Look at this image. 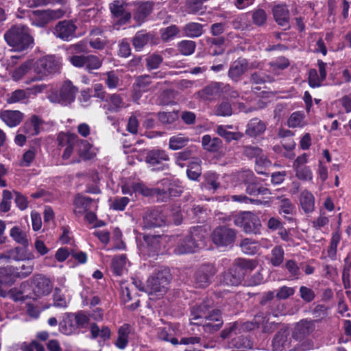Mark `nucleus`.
I'll return each instance as SVG.
<instances>
[{"mask_svg": "<svg viewBox=\"0 0 351 351\" xmlns=\"http://www.w3.org/2000/svg\"><path fill=\"white\" fill-rule=\"evenodd\" d=\"M92 339L100 337L104 341L110 339L111 331L108 326H103L101 329L96 324H92L90 328Z\"/></svg>", "mask_w": 351, "mask_h": 351, "instance_id": "nucleus-33", "label": "nucleus"}, {"mask_svg": "<svg viewBox=\"0 0 351 351\" xmlns=\"http://www.w3.org/2000/svg\"><path fill=\"white\" fill-rule=\"evenodd\" d=\"M110 9L115 17H123V22H126L130 19V14L127 12H124V8L123 4L119 1H114L110 5Z\"/></svg>", "mask_w": 351, "mask_h": 351, "instance_id": "nucleus-38", "label": "nucleus"}, {"mask_svg": "<svg viewBox=\"0 0 351 351\" xmlns=\"http://www.w3.org/2000/svg\"><path fill=\"white\" fill-rule=\"evenodd\" d=\"M150 83V77L149 75L140 76L136 80L135 88L138 91H147Z\"/></svg>", "mask_w": 351, "mask_h": 351, "instance_id": "nucleus-61", "label": "nucleus"}, {"mask_svg": "<svg viewBox=\"0 0 351 351\" xmlns=\"http://www.w3.org/2000/svg\"><path fill=\"white\" fill-rule=\"evenodd\" d=\"M180 344L188 346L185 351H200V338L198 337H189L182 338Z\"/></svg>", "mask_w": 351, "mask_h": 351, "instance_id": "nucleus-39", "label": "nucleus"}, {"mask_svg": "<svg viewBox=\"0 0 351 351\" xmlns=\"http://www.w3.org/2000/svg\"><path fill=\"white\" fill-rule=\"evenodd\" d=\"M289 64L287 59L280 58L269 64V71L274 75H278L280 71L286 69Z\"/></svg>", "mask_w": 351, "mask_h": 351, "instance_id": "nucleus-43", "label": "nucleus"}, {"mask_svg": "<svg viewBox=\"0 0 351 351\" xmlns=\"http://www.w3.org/2000/svg\"><path fill=\"white\" fill-rule=\"evenodd\" d=\"M12 195L10 191L4 190L3 191L2 201L0 204V209L3 212H8L10 209L11 199Z\"/></svg>", "mask_w": 351, "mask_h": 351, "instance_id": "nucleus-64", "label": "nucleus"}, {"mask_svg": "<svg viewBox=\"0 0 351 351\" xmlns=\"http://www.w3.org/2000/svg\"><path fill=\"white\" fill-rule=\"evenodd\" d=\"M149 35L143 32H138L133 39V45L137 50H140L147 44Z\"/></svg>", "mask_w": 351, "mask_h": 351, "instance_id": "nucleus-59", "label": "nucleus"}, {"mask_svg": "<svg viewBox=\"0 0 351 351\" xmlns=\"http://www.w3.org/2000/svg\"><path fill=\"white\" fill-rule=\"evenodd\" d=\"M126 264V256L124 254H121L114 257L112 261V269L113 272L117 276H121L125 268Z\"/></svg>", "mask_w": 351, "mask_h": 351, "instance_id": "nucleus-40", "label": "nucleus"}, {"mask_svg": "<svg viewBox=\"0 0 351 351\" xmlns=\"http://www.w3.org/2000/svg\"><path fill=\"white\" fill-rule=\"evenodd\" d=\"M178 50L184 56L191 55L195 49V43L192 40H182L178 44Z\"/></svg>", "mask_w": 351, "mask_h": 351, "instance_id": "nucleus-51", "label": "nucleus"}, {"mask_svg": "<svg viewBox=\"0 0 351 351\" xmlns=\"http://www.w3.org/2000/svg\"><path fill=\"white\" fill-rule=\"evenodd\" d=\"M205 178V187L208 189L215 191L219 187V182H218L219 176L213 172H208L204 174Z\"/></svg>", "mask_w": 351, "mask_h": 351, "instance_id": "nucleus-47", "label": "nucleus"}, {"mask_svg": "<svg viewBox=\"0 0 351 351\" xmlns=\"http://www.w3.org/2000/svg\"><path fill=\"white\" fill-rule=\"evenodd\" d=\"M219 87L217 84H212L197 93L199 97L204 100H210L218 95Z\"/></svg>", "mask_w": 351, "mask_h": 351, "instance_id": "nucleus-35", "label": "nucleus"}, {"mask_svg": "<svg viewBox=\"0 0 351 351\" xmlns=\"http://www.w3.org/2000/svg\"><path fill=\"white\" fill-rule=\"evenodd\" d=\"M271 263L274 266L280 265L284 259V251L280 247H275L271 251Z\"/></svg>", "mask_w": 351, "mask_h": 351, "instance_id": "nucleus-60", "label": "nucleus"}, {"mask_svg": "<svg viewBox=\"0 0 351 351\" xmlns=\"http://www.w3.org/2000/svg\"><path fill=\"white\" fill-rule=\"evenodd\" d=\"M77 92V89L71 81H65L59 90H52L47 98L51 103L68 106L75 100Z\"/></svg>", "mask_w": 351, "mask_h": 351, "instance_id": "nucleus-5", "label": "nucleus"}, {"mask_svg": "<svg viewBox=\"0 0 351 351\" xmlns=\"http://www.w3.org/2000/svg\"><path fill=\"white\" fill-rule=\"evenodd\" d=\"M189 142V138L184 134H178L170 137L169 148L171 150H178L184 147Z\"/></svg>", "mask_w": 351, "mask_h": 351, "instance_id": "nucleus-31", "label": "nucleus"}, {"mask_svg": "<svg viewBox=\"0 0 351 351\" xmlns=\"http://www.w3.org/2000/svg\"><path fill=\"white\" fill-rule=\"evenodd\" d=\"M77 327L73 318V314L67 315L60 324V330L66 335H71L77 332Z\"/></svg>", "mask_w": 351, "mask_h": 351, "instance_id": "nucleus-28", "label": "nucleus"}, {"mask_svg": "<svg viewBox=\"0 0 351 351\" xmlns=\"http://www.w3.org/2000/svg\"><path fill=\"white\" fill-rule=\"evenodd\" d=\"M69 60L74 66L83 67L88 72L99 69L103 64L102 60L94 55L73 56L69 57Z\"/></svg>", "mask_w": 351, "mask_h": 351, "instance_id": "nucleus-7", "label": "nucleus"}, {"mask_svg": "<svg viewBox=\"0 0 351 351\" xmlns=\"http://www.w3.org/2000/svg\"><path fill=\"white\" fill-rule=\"evenodd\" d=\"M266 126L263 122L258 119H252L247 124L246 133L254 136L262 134L265 130Z\"/></svg>", "mask_w": 351, "mask_h": 351, "instance_id": "nucleus-32", "label": "nucleus"}, {"mask_svg": "<svg viewBox=\"0 0 351 351\" xmlns=\"http://www.w3.org/2000/svg\"><path fill=\"white\" fill-rule=\"evenodd\" d=\"M201 175L200 160L191 162L187 169V176L189 179L196 180Z\"/></svg>", "mask_w": 351, "mask_h": 351, "instance_id": "nucleus-55", "label": "nucleus"}, {"mask_svg": "<svg viewBox=\"0 0 351 351\" xmlns=\"http://www.w3.org/2000/svg\"><path fill=\"white\" fill-rule=\"evenodd\" d=\"M170 280L169 270L166 267H160L154 275L147 279L145 292L148 294L158 292L165 293Z\"/></svg>", "mask_w": 351, "mask_h": 351, "instance_id": "nucleus-4", "label": "nucleus"}, {"mask_svg": "<svg viewBox=\"0 0 351 351\" xmlns=\"http://www.w3.org/2000/svg\"><path fill=\"white\" fill-rule=\"evenodd\" d=\"M295 171V176L300 180L311 181L313 179V172L311 169L307 167H302L293 169Z\"/></svg>", "mask_w": 351, "mask_h": 351, "instance_id": "nucleus-53", "label": "nucleus"}, {"mask_svg": "<svg viewBox=\"0 0 351 351\" xmlns=\"http://www.w3.org/2000/svg\"><path fill=\"white\" fill-rule=\"evenodd\" d=\"M76 26L69 21L59 22L54 29L56 37L69 41L75 36Z\"/></svg>", "mask_w": 351, "mask_h": 351, "instance_id": "nucleus-13", "label": "nucleus"}, {"mask_svg": "<svg viewBox=\"0 0 351 351\" xmlns=\"http://www.w3.org/2000/svg\"><path fill=\"white\" fill-rule=\"evenodd\" d=\"M248 154H253L254 156H257L256 158V166H263L267 167L270 165V161L264 156H260L261 150L257 147H248L246 150Z\"/></svg>", "mask_w": 351, "mask_h": 351, "instance_id": "nucleus-46", "label": "nucleus"}, {"mask_svg": "<svg viewBox=\"0 0 351 351\" xmlns=\"http://www.w3.org/2000/svg\"><path fill=\"white\" fill-rule=\"evenodd\" d=\"M126 107L127 105L124 102L122 97L120 95L114 93L108 97L103 108L106 110V112H118Z\"/></svg>", "mask_w": 351, "mask_h": 351, "instance_id": "nucleus-15", "label": "nucleus"}, {"mask_svg": "<svg viewBox=\"0 0 351 351\" xmlns=\"http://www.w3.org/2000/svg\"><path fill=\"white\" fill-rule=\"evenodd\" d=\"M205 231L202 227H194L190 235L181 241L175 249L178 254L193 253L200 248L204 238Z\"/></svg>", "mask_w": 351, "mask_h": 351, "instance_id": "nucleus-3", "label": "nucleus"}, {"mask_svg": "<svg viewBox=\"0 0 351 351\" xmlns=\"http://www.w3.org/2000/svg\"><path fill=\"white\" fill-rule=\"evenodd\" d=\"M37 154V149L34 147H30L24 152L22 159L20 162V165L22 167H29L34 160Z\"/></svg>", "mask_w": 351, "mask_h": 351, "instance_id": "nucleus-45", "label": "nucleus"}, {"mask_svg": "<svg viewBox=\"0 0 351 351\" xmlns=\"http://www.w3.org/2000/svg\"><path fill=\"white\" fill-rule=\"evenodd\" d=\"M144 221L149 227H160L165 223L164 215L158 210L147 213L144 217Z\"/></svg>", "mask_w": 351, "mask_h": 351, "instance_id": "nucleus-24", "label": "nucleus"}, {"mask_svg": "<svg viewBox=\"0 0 351 351\" xmlns=\"http://www.w3.org/2000/svg\"><path fill=\"white\" fill-rule=\"evenodd\" d=\"M304 116L300 112H295L291 114L288 119V125L290 128L303 127L304 123Z\"/></svg>", "mask_w": 351, "mask_h": 351, "instance_id": "nucleus-49", "label": "nucleus"}, {"mask_svg": "<svg viewBox=\"0 0 351 351\" xmlns=\"http://www.w3.org/2000/svg\"><path fill=\"white\" fill-rule=\"evenodd\" d=\"M130 202V199L127 197H117L111 200L110 208L114 210L123 211Z\"/></svg>", "mask_w": 351, "mask_h": 351, "instance_id": "nucleus-52", "label": "nucleus"}, {"mask_svg": "<svg viewBox=\"0 0 351 351\" xmlns=\"http://www.w3.org/2000/svg\"><path fill=\"white\" fill-rule=\"evenodd\" d=\"M300 295L301 298L306 302H311L315 298V293L314 291L305 286H301L300 287Z\"/></svg>", "mask_w": 351, "mask_h": 351, "instance_id": "nucleus-62", "label": "nucleus"}, {"mask_svg": "<svg viewBox=\"0 0 351 351\" xmlns=\"http://www.w3.org/2000/svg\"><path fill=\"white\" fill-rule=\"evenodd\" d=\"M107 78L106 84L110 89H114L119 86L120 80L114 71H108L104 73Z\"/></svg>", "mask_w": 351, "mask_h": 351, "instance_id": "nucleus-57", "label": "nucleus"}, {"mask_svg": "<svg viewBox=\"0 0 351 351\" xmlns=\"http://www.w3.org/2000/svg\"><path fill=\"white\" fill-rule=\"evenodd\" d=\"M29 98L26 90L18 89L8 95L7 102L8 104H14L23 101Z\"/></svg>", "mask_w": 351, "mask_h": 351, "instance_id": "nucleus-44", "label": "nucleus"}, {"mask_svg": "<svg viewBox=\"0 0 351 351\" xmlns=\"http://www.w3.org/2000/svg\"><path fill=\"white\" fill-rule=\"evenodd\" d=\"M300 205L305 213H312L315 209V197L308 190L302 191L299 196Z\"/></svg>", "mask_w": 351, "mask_h": 351, "instance_id": "nucleus-19", "label": "nucleus"}, {"mask_svg": "<svg viewBox=\"0 0 351 351\" xmlns=\"http://www.w3.org/2000/svg\"><path fill=\"white\" fill-rule=\"evenodd\" d=\"M130 333V326L125 324L120 326L118 330V337L115 342V346L119 349H124L128 343V336Z\"/></svg>", "mask_w": 351, "mask_h": 351, "instance_id": "nucleus-29", "label": "nucleus"}, {"mask_svg": "<svg viewBox=\"0 0 351 351\" xmlns=\"http://www.w3.org/2000/svg\"><path fill=\"white\" fill-rule=\"evenodd\" d=\"M10 235L16 243L23 246L26 247L29 245L27 232L19 227H13L10 230Z\"/></svg>", "mask_w": 351, "mask_h": 351, "instance_id": "nucleus-34", "label": "nucleus"}, {"mask_svg": "<svg viewBox=\"0 0 351 351\" xmlns=\"http://www.w3.org/2000/svg\"><path fill=\"white\" fill-rule=\"evenodd\" d=\"M184 31L189 37H198L202 34V25L197 23H190L184 26Z\"/></svg>", "mask_w": 351, "mask_h": 351, "instance_id": "nucleus-42", "label": "nucleus"}, {"mask_svg": "<svg viewBox=\"0 0 351 351\" xmlns=\"http://www.w3.org/2000/svg\"><path fill=\"white\" fill-rule=\"evenodd\" d=\"M58 69V62L53 56L43 57L36 62L35 71L42 76L54 73Z\"/></svg>", "mask_w": 351, "mask_h": 351, "instance_id": "nucleus-12", "label": "nucleus"}, {"mask_svg": "<svg viewBox=\"0 0 351 351\" xmlns=\"http://www.w3.org/2000/svg\"><path fill=\"white\" fill-rule=\"evenodd\" d=\"M238 273H242V278L248 272L252 271L257 266V262L250 259L238 258L233 264Z\"/></svg>", "mask_w": 351, "mask_h": 351, "instance_id": "nucleus-23", "label": "nucleus"}, {"mask_svg": "<svg viewBox=\"0 0 351 351\" xmlns=\"http://www.w3.org/2000/svg\"><path fill=\"white\" fill-rule=\"evenodd\" d=\"M52 287V283L49 278L42 275L35 276L32 282V291L29 292V294L32 295L31 298L36 300L49 295Z\"/></svg>", "mask_w": 351, "mask_h": 351, "instance_id": "nucleus-8", "label": "nucleus"}, {"mask_svg": "<svg viewBox=\"0 0 351 351\" xmlns=\"http://www.w3.org/2000/svg\"><path fill=\"white\" fill-rule=\"evenodd\" d=\"M32 64L31 61L25 62L22 64L19 67L16 69L12 74V77L14 81L20 80L30 69Z\"/></svg>", "mask_w": 351, "mask_h": 351, "instance_id": "nucleus-50", "label": "nucleus"}, {"mask_svg": "<svg viewBox=\"0 0 351 351\" xmlns=\"http://www.w3.org/2000/svg\"><path fill=\"white\" fill-rule=\"evenodd\" d=\"M179 32L176 25H171L161 30V37L163 40L168 41L175 37Z\"/></svg>", "mask_w": 351, "mask_h": 351, "instance_id": "nucleus-63", "label": "nucleus"}, {"mask_svg": "<svg viewBox=\"0 0 351 351\" xmlns=\"http://www.w3.org/2000/svg\"><path fill=\"white\" fill-rule=\"evenodd\" d=\"M273 15L279 25L288 26L289 12L285 5H277L273 8Z\"/></svg>", "mask_w": 351, "mask_h": 351, "instance_id": "nucleus-22", "label": "nucleus"}, {"mask_svg": "<svg viewBox=\"0 0 351 351\" xmlns=\"http://www.w3.org/2000/svg\"><path fill=\"white\" fill-rule=\"evenodd\" d=\"M236 237L234 230L226 226L215 228L212 233V240L217 246H228L232 245Z\"/></svg>", "mask_w": 351, "mask_h": 351, "instance_id": "nucleus-9", "label": "nucleus"}, {"mask_svg": "<svg viewBox=\"0 0 351 351\" xmlns=\"http://www.w3.org/2000/svg\"><path fill=\"white\" fill-rule=\"evenodd\" d=\"M170 328H158V337L162 341H169L173 345L179 344V341L176 338L171 337V335L169 333Z\"/></svg>", "mask_w": 351, "mask_h": 351, "instance_id": "nucleus-56", "label": "nucleus"}, {"mask_svg": "<svg viewBox=\"0 0 351 351\" xmlns=\"http://www.w3.org/2000/svg\"><path fill=\"white\" fill-rule=\"evenodd\" d=\"M97 206L96 203L90 197L77 195L73 200V212L77 216H82L92 208Z\"/></svg>", "mask_w": 351, "mask_h": 351, "instance_id": "nucleus-14", "label": "nucleus"}, {"mask_svg": "<svg viewBox=\"0 0 351 351\" xmlns=\"http://www.w3.org/2000/svg\"><path fill=\"white\" fill-rule=\"evenodd\" d=\"M203 148L210 152H215L220 149L222 141L217 137H211L208 134L204 135L202 138Z\"/></svg>", "mask_w": 351, "mask_h": 351, "instance_id": "nucleus-26", "label": "nucleus"}, {"mask_svg": "<svg viewBox=\"0 0 351 351\" xmlns=\"http://www.w3.org/2000/svg\"><path fill=\"white\" fill-rule=\"evenodd\" d=\"M178 114L175 112H162L158 113V119L164 125H170L178 119Z\"/></svg>", "mask_w": 351, "mask_h": 351, "instance_id": "nucleus-48", "label": "nucleus"}, {"mask_svg": "<svg viewBox=\"0 0 351 351\" xmlns=\"http://www.w3.org/2000/svg\"><path fill=\"white\" fill-rule=\"evenodd\" d=\"M247 60L244 58H239L234 61L229 69L228 76L229 77L238 82L241 75L247 71Z\"/></svg>", "mask_w": 351, "mask_h": 351, "instance_id": "nucleus-16", "label": "nucleus"}, {"mask_svg": "<svg viewBox=\"0 0 351 351\" xmlns=\"http://www.w3.org/2000/svg\"><path fill=\"white\" fill-rule=\"evenodd\" d=\"M145 244L147 245L149 255H152L161 248V245L166 241L167 237L158 235H147L144 237Z\"/></svg>", "mask_w": 351, "mask_h": 351, "instance_id": "nucleus-20", "label": "nucleus"}, {"mask_svg": "<svg viewBox=\"0 0 351 351\" xmlns=\"http://www.w3.org/2000/svg\"><path fill=\"white\" fill-rule=\"evenodd\" d=\"M216 132L221 137L224 138L227 141L232 140H239L243 136L241 132H233L228 131L227 127L222 125H218L216 128Z\"/></svg>", "mask_w": 351, "mask_h": 351, "instance_id": "nucleus-41", "label": "nucleus"}, {"mask_svg": "<svg viewBox=\"0 0 351 351\" xmlns=\"http://www.w3.org/2000/svg\"><path fill=\"white\" fill-rule=\"evenodd\" d=\"M29 285L27 282H23L20 289L14 288L10 290L7 293V296H9L12 300L15 302L24 301L27 298H31L32 295L27 292Z\"/></svg>", "mask_w": 351, "mask_h": 351, "instance_id": "nucleus-25", "label": "nucleus"}, {"mask_svg": "<svg viewBox=\"0 0 351 351\" xmlns=\"http://www.w3.org/2000/svg\"><path fill=\"white\" fill-rule=\"evenodd\" d=\"M77 146L78 154L83 160L92 159L97 154V149L86 141H80Z\"/></svg>", "mask_w": 351, "mask_h": 351, "instance_id": "nucleus-27", "label": "nucleus"}, {"mask_svg": "<svg viewBox=\"0 0 351 351\" xmlns=\"http://www.w3.org/2000/svg\"><path fill=\"white\" fill-rule=\"evenodd\" d=\"M232 344L237 351H247L253 346L251 340L244 336H240L233 339L232 340Z\"/></svg>", "mask_w": 351, "mask_h": 351, "instance_id": "nucleus-37", "label": "nucleus"}, {"mask_svg": "<svg viewBox=\"0 0 351 351\" xmlns=\"http://www.w3.org/2000/svg\"><path fill=\"white\" fill-rule=\"evenodd\" d=\"M242 273H238L235 267H232L224 272L221 283L228 286H237L242 280Z\"/></svg>", "mask_w": 351, "mask_h": 351, "instance_id": "nucleus-21", "label": "nucleus"}, {"mask_svg": "<svg viewBox=\"0 0 351 351\" xmlns=\"http://www.w3.org/2000/svg\"><path fill=\"white\" fill-rule=\"evenodd\" d=\"M53 305L56 307L65 308L68 305V302L65 297L61 294L60 289L56 288L53 293Z\"/></svg>", "mask_w": 351, "mask_h": 351, "instance_id": "nucleus-58", "label": "nucleus"}, {"mask_svg": "<svg viewBox=\"0 0 351 351\" xmlns=\"http://www.w3.org/2000/svg\"><path fill=\"white\" fill-rule=\"evenodd\" d=\"M234 224L241 228L246 233H257L261 226L258 217L250 211H245L237 215L234 219Z\"/></svg>", "mask_w": 351, "mask_h": 351, "instance_id": "nucleus-6", "label": "nucleus"}, {"mask_svg": "<svg viewBox=\"0 0 351 351\" xmlns=\"http://www.w3.org/2000/svg\"><path fill=\"white\" fill-rule=\"evenodd\" d=\"M241 250L243 253L249 255L256 254L260 247V244L251 239L247 238L242 241L240 244Z\"/></svg>", "mask_w": 351, "mask_h": 351, "instance_id": "nucleus-36", "label": "nucleus"}, {"mask_svg": "<svg viewBox=\"0 0 351 351\" xmlns=\"http://www.w3.org/2000/svg\"><path fill=\"white\" fill-rule=\"evenodd\" d=\"M324 79H322L315 69H311L308 71V84L312 88H317L322 85Z\"/></svg>", "mask_w": 351, "mask_h": 351, "instance_id": "nucleus-54", "label": "nucleus"}, {"mask_svg": "<svg viewBox=\"0 0 351 351\" xmlns=\"http://www.w3.org/2000/svg\"><path fill=\"white\" fill-rule=\"evenodd\" d=\"M136 193L141 194L143 196H159L161 195L167 196V193L165 190H160L158 189H151L146 186L142 182H136L135 186Z\"/></svg>", "mask_w": 351, "mask_h": 351, "instance_id": "nucleus-30", "label": "nucleus"}, {"mask_svg": "<svg viewBox=\"0 0 351 351\" xmlns=\"http://www.w3.org/2000/svg\"><path fill=\"white\" fill-rule=\"evenodd\" d=\"M23 118V114L19 110H2L0 111V119L10 128L20 124Z\"/></svg>", "mask_w": 351, "mask_h": 351, "instance_id": "nucleus-17", "label": "nucleus"}, {"mask_svg": "<svg viewBox=\"0 0 351 351\" xmlns=\"http://www.w3.org/2000/svg\"><path fill=\"white\" fill-rule=\"evenodd\" d=\"M216 269L212 264H204L198 268L195 274V284L198 287H206L210 282V278L215 274Z\"/></svg>", "mask_w": 351, "mask_h": 351, "instance_id": "nucleus-11", "label": "nucleus"}, {"mask_svg": "<svg viewBox=\"0 0 351 351\" xmlns=\"http://www.w3.org/2000/svg\"><path fill=\"white\" fill-rule=\"evenodd\" d=\"M213 302L206 300L201 304L191 308L190 322L191 324L202 325L204 330L213 332L219 330L223 324L219 311L213 309Z\"/></svg>", "mask_w": 351, "mask_h": 351, "instance_id": "nucleus-1", "label": "nucleus"}, {"mask_svg": "<svg viewBox=\"0 0 351 351\" xmlns=\"http://www.w3.org/2000/svg\"><path fill=\"white\" fill-rule=\"evenodd\" d=\"M7 43L14 51H24L33 45L34 40L29 34V29L22 25H14L5 34Z\"/></svg>", "mask_w": 351, "mask_h": 351, "instance_id": "nucleus-2", "label": "nucleus"}, {"mask_svg": "<svg viewBox=\"0 0 351 351\" xmlns=\"http://www.w3.org/2000/svg\"><path fill=\"white\" fill-rule=\"evenodd\" d=\"M62 15L63 12L60 10H37L32 12L30 17L33 25L43 27L51 20L59 19Z\"/></svg>", "mask_w": 351, "mask_h": 351, "instance_id": "nucleus-10", "label": "nucleus"}, {"mask_svg": "<svg viewBox=\"0 0 351 351\" xmlns=\"http://www.w3.org/2000/svg\"><path fill=\"white\" fill-rule=\"evenodd\" d=\"M169 160L168 154L165 150L153 149L147 152L145 162L155 169L156 165H160L164 161Z\"/></svg>", "mask_w": 351, "mask_h": 351, "instance_id": "nucleus-18", "label": "nucleus"}]
</instances>
